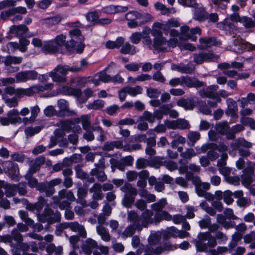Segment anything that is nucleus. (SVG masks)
Instances as JSON below:
<instances>
[{"label":"nucleus","mask_w":255,"mask_h":255,"mask_svg":"<svg viewBox=\"0 0 255 255\" xmlns=\"http://www.w3.org/2000/svg\"><path fill=\"white\" fill-rule=\"evenodd\" d=\"M44 128L43 126L35 127H27L25 129V133L28 136H32L35 134L38 133Z\"/></svg>","instance_id":"nucleus-45"},{"label":"nucleus","mask_w":255,"mask_h":255,"mask_svg":"<svg viewBox=\"0 0 255 255\" xmlns=\"http://www.w3.org/2000/svg\"><path fill=\"white\" fill-rule=\"evenodd\" d=\"M121 190L125 193V194L130 195L131 196L135 197L137 194V190L136 188L133 187L132 185L129 183H126L121 187Z\"/></svg>","instance_id":"nucleus-28"},{"label":"nucleus","mask_w":255,"mask_h":255,"mask_svg":"<svg viewBox=\"0 0 255 255\" xmlns=\"http://www.w3.org/2000/svg\"><path fill=\"white\" fill-rule=\"evenodd\" d=\"M172 70L177 71L182 73L191 74L194 70V68L189 66L188 65H176L172 64L171 66Z\"/></svg>","instance_id":"nucleus-25"},{"label":"nucleus","mask_w":255,"mask_h":255,"mask_svg":"<svg viewBox=\"0 0 255 255\" xmlns=\"http://www.w3.org/2000/svg\"><path fill=\"white\" fill-rule=\"evenodd\" d=\"M38 73L33 70L21 71L15 74L16 83L26 82L28 80H34L37 79Z\"/></svg>","instance_id":"nucleus-8"},{"label":"nucleus","mask_w":255,"mask_h":255,"mask_svg":"<svg viewBox=\"0 0 255 255\" xmlns=\"http://www.w3.org/2000/svg\"><path fill=\"white\" fill-rule=\"evenodd\" d=\"M96 231L102 239L105 242H109L111 239V236L107 229L103 226L99 225L96 227Z\"/></svg>","instance_id":"nucleus-33"},{"label":"nucleus","mask_w":255,"mask_h":255,"mask_svg":"<svg viewBox=\"0 0 255 255\" xmlns=\"http://www.w3.org/2000/svg\"><path fill=\"white\" fill-rule=\"evenodd\" d=\"M32 174L26 173L25 175V178L28 181V185L31 188H35L38 190V186L40 183L38 182L37 180L32 177Z\"/></svg>","instance_id":"nucleus-38"},{"label":"nucleus","mask_w":255,"mask_h":255,"mask_svg":"<svg viewBox=\"0 0 255 255\" xmlns=\"http://www.w3.org/2000/svg\"><path fill=\"white\" fill-rule=\"evenodd\" d=\"M196 154V153L193 148H187L185 151L180 153V156L185 159H190Z\"/></svg>","instance_id":"nucleus-54"},{"label":"nucleus","mask_w":255,"mask_h":255,"mask_svg":"<svg viewBox=\"0 0 255 255\" xmlns=\"http://www.w3.org/2000/svg\"><path fill=\"white\" fill-rule=\"evenodd\" d=\"M62 20V17L60 15L58 14L54 16L42 19L43 23L48 26H52L59 23Z\"/></svg>","instance_id":"nucleus-34"},{"label":"nucleus","mask_w":255,"mask_h":255,"mask_svg":"<svg viewBox=\"0 0 255 255\" xmlns=\"http://www.w3.org/2000/svg\"><path fill=\"white\" fill-rule=\"evenodd\" d=\"M241 23L246 28H252L255 27V20L248 16L242 17Z\"/></svg>","instance_id":"nucleus-44"},{"label":"nucleus","mask_w":255,"mask_h":255,"mask_svg":"<svg viewBox=\"0 0 255 255\" xmlns=\"http://www.w3.org/2000/svg\"><path fill=\"white\" fill-rule=\"evenodd\" d=\"M166 44L167 40L164 37H156L154 38L153 39V47L156 50L163 51H165L166 49L165 46L166 45Z\"/></svg>","instance_id":"nucleus-21"},{"label":"nucleus","mask_w":255,"mask_h":255,"mask_svg":"<svg viewBox=\"0 0 255 255\" xmlns=\"http://www.w3.org/2000/svg\"><path fill=\"white\" fill-rule=\"evenodd\" d=\"M126 92L132 97L142 93V89L140 86H136L134 87H125Z\"/></svg>","instance_id":"nucleus-42"},{"label":"nucleus","mask_w":255,"mask_h":255,"mask_svg":"<svg viewBox=\"0 0 255 255\" xmlns=\"http://www.w3.org/2000/svg\"><path fill=\"white\" fill-rule=\"evenodd\" d=\"M198 238L196 246L200 252L206 251L208 247L214 248L217 245L216 240L209 232L200 233Z\"/></svg>","instance_id":"nucleus-3"},{"label":"nucleus","mask_w":255,"mask_h":255,"mask_svg":"<svg viewBox=\"0 0 255 255\" xmlns=\"http://www.w3.org/2000/svg\"><path fill=\"white\" fill-rule=\"evenodd\" d=\"M154 119L160 120L163 118V115H167V107L163 105L159 109L155 110L153 113Z\"/></svg>","instance_id":"nucleus-46"},{"label":"nucleus","mask_w":255,"mask_h":255,"mask_svg":"<svg viewBox=\"0 0 255 255\" xmlns=\"http://www.w3.org/2000/svg\"><path fill=\"white\" fill-rule=\"evenodd\" d=\"M195 7L194 18L199 21H204L208 18V13L202 6Z\"/></svg>","instance_id":"nucleus-26"},{"label":"nucleus","mask_w":255,"mask_h":255,"mask_svg":"<svg viewBox=\"0 0 255 255\" xmlns=\"http://www.w3.org/2000/svg\"><path fill=\"white\" fill-rule=\"evenodd\" d=\"M97 249H98L97 242L91 238H88L82 247V251L86 255H91L92 250Z\"/></svg>","instance_id":"nucleus-11"},{"label":"nucleus","mask_w":255,"mask_h":255,"mask_svg":"<svg viewBox=\"0 0 255 255\" xmlns=\"http://www.w3.org/2000/svg\"><path fill=\"white\" fill-rule=\"evenodd\" d=\"M134 206L140 211H144L147 207L146 201L142 199H138L135 202Z\"/></svg>","instance_id":"nucleus-64"},{"label":"nucleus","mask_w":255,"mask_h":255,"mask_svg":"<svg viewBox=\"0 0 255 255\" xmlns=\"http://www.w3.org/2000/svg\"><path fill=\"white\" fill-rule=\"evenodd\" d=\"M81 120L82 124V127L84 130H88V129H92V128L93 127L91 126L90 118L88 115H84L81 116Z\"/></svg>","instance_id":"nucleus-53"},{"label":"nucleus","mask_w":255,"mask_h":255,"mask_svg":"<svg viewBox=\"0 0 255 255\" xmlns=\"http://www.w3.org/2000/svg\"><path fill=\"white\" fill-rule=\"evenodd\" d=\"M154 6L156 9L161 11V12L163 15L170 13L171 10H173V12H175V10L173 8L171 9L168 8L165 6V5L160 2L155 3Z\"/></svg>","instance_id":"nucleus-47"},{"label":"nucleus","mask_w":255,"mask_h":255,"mask_svg":"<svg viewBox=\"0 0 255 255\" xmlns=\"http://www.w3.org/2000/svg\"><path fill=\"white\" fill-rule=\"evenodd\" d=\"M104 106V102L101 100H95L93 103L89 104L87 107L89 109L99 110Z\"/></svg>","instance_id":"nucleus-51"},{"label":"nucleus","mask_w":255,"mask_h":255,"mask_svg":"<svg viewBox=\"0 0 255 255\" xmlns=\"http://www.w3.org/2000/svg\"><path fill=\"white\" fill-rule=\"evenodd\" d=\"M182 85L188 88H200L204 86V82L189 76L182 77Z\"/></svg>","instance_id":"nucleus-9"},{"label":"nucleus","mask_w":255,"mask_h":255,"mask_svg":"<svg viewBox=\"0 0 255 255\" xmlns=\"http://www.w3.org/2000/svg\"><path fill=\"white\" fill-rule=\"evenodd\" d=\"M148 165V161L147 159L140 158L138 159L135 163L136 168L138 169H141L145 168Z\"/></svg>","instance_id":"nucleus-61"},{"label":"nucleus","mask_w":255,"mask_h":255,"mask_svg":"<svg viewBox=\"0 0 255 255\" xmlns=\"http://www.w3.org/2000/svg\"><path fill=\"white\" fill-rule=\"evenodd\" d=\"M135 200V197L130 195L125 194L122 199V205L126 208H131Z\"/></svg>","instance_id":"nucleus-39"},{"label":"nucleus","mask_w":255,"mask_h":255,"mask_svg":"<svg viewBox=\"0 0 255 255\" xmlns=\"http://www.w3.org/2000/svg\"><path fill=\"white\" fill-rule=\"evenodd\" d=\"M57 106L59 109V111L57 112L58 116H71L75 114L74 112L69 110L68 103L64 99L58 100Z\"/></svg>","instance_id":"nucleus-10"},{"label":"nucleus","mask_w":255,"mask_h":255,"mask_svg":"<svg viewBox=\"0 0 255 255\" xmlns=\"http://www.w3.org/2000/svg\"><path fill=\"white\" fill-rule=\"evenodd\" d=\"M153 211L149 209L143 211L140 216L136 211L131 210L128 212L127 220L132 223L138 231H141L143 228H147L149 225L153 223Z\"/></svg>","instance_id":"nucleus-1"},{"label":"nucleus","mask_w":255,"mask_h":255,"mask_svg":"<svg viewBox=\"0 0 255 255\" xmlns=\"http://www.w3.org/2000/svg\"><path fill=\"white\" fill-rule=\"evenodd\" d=\"M138 121H146L149 123H153L155 122L153 114L147 111H144L142 115L138 119Z\"/></svg>","instance_id":"nucleus-43"},{"label":"nucleus","mask_w":255,"mask_h":255,"mask_svg":"<svg viewBox=\"0 0 255 255\" xmlns=\"http://www.w3.org/2000/svg\"><path fill=\"white\" fill-rule=\"evenodd\" d=\"M199 94L202 98H208L212 99H217V101H221V99L218 96L217 94L208 89V87L205 89L200 90L199 92Z\"/></svg>","instance_id":"nucleus-27"},{"label":"nucleus","mask_w":255,"mask_h":255,"mask_svg":"<svg viewBox=\"0 0 255 255\" xmlns=\"http://www.w3.org/2000/svg\"><path fill=\"white\" fill-rule=\"evenodd\" d=\"M200 134L197 131H191L187 135V138L189 140L188 144L194 146L195 142L200 138Z\"/></svg>","instance_id":"nucleus-40"},{"label":"nucleus","mask_w":255,"mask_h":255,"mask_svg":"<svg viewBox=\"0 0 255 255\" xmlns=\"http://www.w3.org/2000/svg\"><path fill=\"white\" fill-rule=\"evenodd\" d=\"M44 114L46 117H51L54 116H58L57 111L52 106H48L44 110Z\"/></svg>","instance_id":"nucleus-58"},{"label":"nucleus","mask_w":255,"mask_h":255,"mask_svg":"<svg viewBox=\"0 0 255 255\" xmlns=\"http://www.w3.org/2000/svg\"><path fill=\"white\" fill-rule=\"evenodd\" d=\"M45 161V158L43 157H39L36 158L34 160L31 161L29 164L30 166L28 169L27 173L33 174L38 171L42 165H43Z\"/></svg>","instance_id":"nucleus-13"},{"label":"nucleus","mask_w":255,"mask_h":255,"mask_svg":"<svg viewBox=\"0 0 255 255\" xmlns=\"http://www.w3.org/2000/svg\"><path fill=\"white\" fill-rule=\"evenodd\" d=\"M167 202L165 198H162L160 199L158 202L152 204L151 205V209L156 212L161 211L162 209H163L167 205Z\"/></svg>","instance_id":"nucleus-36"},{"label":"nucleus","mask_w":255,"mask_h":255,"mask_svg":"<svg viewBox=\"0 0 255 255\" xmlns=\"http://www.w3.org/2000/svg\"><path fill=\"white\" fill-rule=\"evenodd\" d=\"M19 112L16 109H13L9 111L7 114V117L11 122V124H15L21 122V119L18 116Z\"/></svg>","instance_id":"nucleus-29"},{"label":"nucleus","mask_w":255,"mask_h":255,"mask_svg":"<svg viewBox=\"0 0 255 255\" xmlns=\"http://www.w3.org/2000/svg\"><path fill=\"white\" fill-rule=\"evenodd\" d=\"M72 121L70 120H62L57 124V126L64 131L69 132L71 129Z\"/></svg>","instance_id":"nucleus-41"},{"label":"nucleus","mask_w":255,"mask_h":255,"mask_svg":"<svg viewBox=\"0 0 255 255\" xmlns=\"http://www.w3.org/2000/svg\"><path fill=\"white\" fill-rule=\"evenodd\" d=\"M229 126L227 122H220L216 126V129L218 132L222 134H224L227 132V131L229 129Z\"/></svg>","instance_id":"nucleus-50"},{"label":"nucleus","mask_w":255,"mask_h":255,"mask_svg":"<svg viewBox=\"0 0 255 255\" xmlns=\"http://www.w3.org/2000/svg\"><path fill=\"white\" fill-rule=\"evenodd\" d=\"M194 98L191 97L187 99L181 98L177 102V105L186 110H192L195 106Z\"/></svg>","instance_id":"nucleus-14"},{"label":"nucleus","mask_w":255,"mask_h":255,"mask_svg":"<svg viewBox=\"0 0 255 255\" xmlns=\"http://www.w3.org/2000/svg\"><path fill=\"white\" fill-rule=\"evenodd\" d=\"M38 190L40 192H45L46 196L48 197L52 195L55 191L54 188L51 186L48 182L40 183V185L38 186Z\"/></svg>","instance_id":"nucleus-24"},{"label":"nucleus","mask_w":255,"mask_h":255,"mask_svg":"<svg viewBox=\"0 0 255 255\" xmlns=\"http://www.w3.org/2000/svg\"><path fill=\"white\" fill-rule=\"evenodd\" d=\"M28 30L27 27L23 24L12 25L10 27L9 33L11 34L19 37L23 35Z\"/></svg>","instance_id":"nucleus-18"},{"label":"nucleus","mask_w":255,"mask_h":255,"mask_svg":"<svg viewBox=\"0 0 255 255\" xmlns=\"http://www.w3.org/2000/svg\"><path fill=\"white\" fill-rule=\"evenodd\" d=\"M231 145L233 149L236 150L242 148V147L249 148L252 146V143L247 141L244 138H239L233 142Z\"/></svg>","instance_id":"nucleus-23"},{"label":"nucleus","mask_w":255,"mask_h":255,"mask_svg":"<svg viewBox=\"0 0 255 255\" xmlns=\"http://www.w3.org/2000/svg\"><path fill=\"white\" fill-rule=\"evenodd\" d=\"M121 52L124 54H130L133 55L136 52V47L127 42L122 47Z\"/></svg>","instance_id":"nucleus-37"},{"label":"nucleus","mask_w":255,"mask_h":255,"mask_svg":"<svg viewBox=\"0 0 255 255\" xmlns=\"http://www.w3.org/2000/svg\"><path fill=\"white\" fill-rule=\"evenodd\" d=\"M124 42V39L123 37H118L115 41H108L106 42V47L109 49H113L115 48L120 47Z\"/></svg>","instance_id":"nucleus-35"},{"label":"nucleus","mask_w":255,"mask_h":255,"mask_svg":"<svg viewBox=\"0 0 255 255\" xmlns=\"http://www.w3.org/2000/svg\"><path fill=\"white\" fill-rule=\"evenodd\" d=\"M199 43L197 48L200 50H207L212 46L221 44V41L214 36L201 37L199 39Z\"/></svg>","instance_id":"nucleus-6"},{"label":"nucleus","mask_w":255,"mask_h":255,"mask_svg":"<svg viewBox=\"0 0 255 255\" xmlns=\"http://www.w3.org/2000/svg\"><path fill=\"white\" fill-rule=\"evenodd\" d=\"M37 218L39 221L42 223L52 224L60 221L61 215L59 212L54 213L52 209L47 207L43 213L37 215Z\"/></svg>","instance_id":"nucleus-4"},{"label":"nucleus","mask_w":255,"mask_h":255,"mask_svg":"<svg viewBox=\"0 0 255 255\" xmlns=\"http://www.w3.org/2000/svg\"><path fill=\"white\" fill-rule=\"evenodd\" d=\"M176 129H185L190 128L188 122L184 119H178L176 120Z\"/></svg>","instance_id":"nucleus-57"},{"label":"nucleus","mask_w":255,"mask_h":255,"mask_svg":"<svg viewBox=\"0 0 255 255\" xmlns=\"http://www.w3.org/2000/svg\"><path fill=\"white\" fill-rule=\"evenodd\" d=\"M19 215L21 219L25 222V223L28 226H32L33 225L34 221L28 217V213L22 210L19 211Z\"/></svg>","instance_id":"nucleus-48"},{"label":"nucleus","mask_w":255,"mask_h":255,"mask_svg":"<svg viewBox=\"0 0 255 255\" xmlns=\"http://www.w3.org/2000/svg\"><path fill=\"white\" fill-rule=\"evenodd\" d=\"M226 102L228 106L226 114L234 118H237L238 106L236 102L231 98L227 99Z\"/></svg>","instance_id":"nucleus-16"},{"label":"nucleus","mask_w":255,"mask_h":255,"mask_svg":"<svg viewBox=\"0 0 255 255\" xmlns=\"http://www.w3.org/2000/svg\"><path fill=\"white\" fill-rule=\"evenodd\" d=\"M74 169L77 178L82 180L86 179V177H87V174L83 171V170L82 169V167L80 165H78L75 166Z\"/></svg>","instance_id":"nucleus-52"},{"label":"nucleus","mask_w":255,"mask_h":255,"mask_svg":"<svg viewBox=\"0 0 255 255\" xmlns=\"http://www.w3.org/2000/svg\"><path fill=\"white\" fill-rule=\"evenodd\" d=\"M54 42L53 40L47 42L42 48V50L45 53H53L57 52L59 50L58 47L54 45Z\"/></svg>","instance_id":"nucleus-31"},{"label":"nucleus","mask_w":255,"mask_h":255,"mask_svg":"<svg viewBox=\"0 0 255 255\" xmlns=\"http://www.w3.org/2000/svg\"><path fill=\"white\" fill-rule=\"evenodd\" d=\"M79 70L80 69L73 68L72 66L59 65L49 73V76L52 78L54 82L64 83L67 80L66 75L68 71L74 73Z\"/></svg>","instance_id":"nucleus-2"},{"label":"nucleus","mask_w":255,"mask_h":255,"mask_svg":"<svg viewBox=\"0 0 255 255\" xmlns=\"http://www.w3.org/2000/svg\"><path fill=\"white\" fill-rule=\"evenodd\" d=\"M190 28L187 25L183 26L180 27V32L182 37L186 39H190L192 41H196L197 39L196 36L191 35L190 34Z\"/></svg>","instance_id":"nucleus-30"},{"label":"nucleus","mask_w":255,"mask_h":255,"mask_svg":"<svg viewBox=\"0 0 255 255\" xmlns=\"http://www.w3.org/2000/svg\"><path fill=\"white\" fill-rule=\"evenodd\" d=\"M22 57L7 56L4 57L3 63L6 66H10L11 64H19L22 61Z\"/></svg>","instance_id":"nucleus-32"},{"label":"nucleus","mask_w":255,"mask_h":255,"mask_svg":"<svg viewBox=\"0 0 255 255\" xmlns=\"http://www.w3.org/2000/svg\"><path fill=\"white\" fill-rule=\"evenodd\" d=\"M219 56L212 53L200 52L193 54L194 62L197 64H201L204 62L217 61Z\"/></svg>","instance_id":"nucleus-7"},{"label":"nucleus","mask_w":255,"mask_h":255,"mask_svg":"<svg viewBox=\"0 0 255 255\" xmlns=\"http://www.w3.org/2000/svg\"><path fill=\"white\" fill-rule=\"evenodd\" d=\"M46 203V200L42 196H40L38 198V201L34 203L36 211L37 212H39L42 209L44 205Z\"/></svg>","instance_id":"nucleus-62"},{"label":"nucleus","mask_w":255,"mask_h":255,"mask_svg":"<svg viewBox=\"0 0 255 255\" xmlns=\"http://www.w3.org/2000/svg\"><path fill=\"white\" fill-rule=\"evenodd\" d=\"M89 192L93 193L92 199L95 200H102L104 194L101 187V184L98 182L94 183L90 188Z\"/></svg>","instance_id":"nucleus-17"},{"label":"nucleus","mask_w":255,"mask_h":255,"mask_svg":"<svg viewBox=\"0 0 255 255\" xmlns=\"http://www.w3.org/2000/svg\"><path fill=\"white\" fill-rule=\"evenodd\" d=\"M233 193L230 190H226L223 194V200L227 205H230L234 202V199L232 198Z\"/></svg>","instance_id":"nucleus-55"},{"label":"nucleus","mask_w":255,"mask_h":255,"mask_svg":"<svg viewBox=\"0 0 255 255\" xmlns=\"http://www.w3.org/2000/svg\"><path fill=\"white\" fill-rule=\"evenodd\" d=\"M234 43L236 46H241L242 49H244L249 51L255 49V45L246 42L239 37H237V38L234 40Z\"/></svg>","instance_id":"nucleus-20"},{"label":"nucleus","mask_w":255,"mask_h":255,"mask_svg":"<svg viewBox=\"0 0 255 255\" xmlns=\"http://www.w3.org/2000/svg\"><path fill=\"white\" fill-rule=\"evenodd\" d=\"M95 167L92 169L90 171V175L95 176L97 180L99 182H104L106 181L108 177L104 171L105 168L104 158H101L99 160L98 163L95 164Z\"/></svg>","instance_id":"nucleus-5"},{"label":"nucleus","mask_w":255,"mask_h":255,"mask_svg":"<svg viewBox=\"0 0 255 255\" xmlns=\"http://www.w3.org/2000/svg\"><path fill=\"white\" fill-rule=\"evenodd\" d=\"M136 230V228L134 225H129L124 231L123 235L126 237H131L135 233Z\"/></svg>","instance_id":"nucleus-59"},{"label":"nucleus","mask_w":255,"mask_h":255,"mask_svg":"<svg viewBox=\"0 0 255 255\" xmlns=\"http://www.w3.org/2000/svg\"><path fill=\"white\" fill-rule=\"evenodd\" d=\"M68 227L73 232H78L81 237L83 238L87 237V232L84 226L77 222L68 223Z\"/></svg>","instance_id":"nucleus-15"},{"label":"nucleus","mask_w":255,"mask_h":255,"mask_svg":"<svg viewBox=\"0 0 255 255\" xmlns=\"http://www.w3.org/2000/svg\"><path fill=\"white\" fill-rule=\"evenodd\" d=\"M123 147V141L116 140L106 142L102 147V150L106 151L113 150L115 148L121 149Z\"/></svg>","instance_id":"nucleus-19"},{"label":"nucleus","mask_w":255,"mask_h":255,"mask_svg":"<svg viewBox=\"0 0 255 255\" xmlns=\"http://www.w3.org/2000/svg\"><path fill=\"white\" fill-rule=\"evenodd\" d=\"M17 191V185L8 184L5 189V194L6 197H10L14 196Z\"/></svg>","instance_id":"nucleus-49"},{"label":"nucleus","mask_w":255,"mask_h":255,"mask_svg":"<svg viewBox=\"0 0 255 255\" xmlns=\"http://www.w3.org/2000/svg\"><path fill=\"white\" fill-rule=\"evenodd\" d=\"M71 38H74L81 42L84 39L83 36L81 34V31L78 29H74L69 31Z\"/></svg>","instance_id":"nucleus-56"},{"label":"nucleus","mask_w":255,"mask_h":255,"mask_svg":"<svg viewBox=\"0 0 255 255\" xmlns=\"http://www.w3.org/2000/svg\"><path fill=\"white\" fill-rule=\"evenodd\" d=\"M4 164L5 166L9 168L7 169V171L8 174L11 176L12 178H14L18 176L19 174V169L17 164L14 163L10 161H5Z\"/></svg>","instance_id":"nucleus-22"},{"label":"nucleus","mask_w":255,"mask_h":255,"mask_svg":"<svg viewBox=\"0 0 255 255\" xmlns=\"http://www.w3.org/2000/svg\"><path fill=\"white\" fill-rule=\"evenodd\" d=\"M200 206L210 215L214 216L216 214V211L214 209L209 206L206 202L201 203Z\"/></svg>","instance_id":"nucleus-63"},{"label":"nucleus","mask_w":255,"mask_h":255,"mask_svg":"<svg viewBox=\"0 0 255 255\" xmlns=\"http://www.w3.org/2000/svg\"><path fill=\"white\" fill-rule=\"evenodd\" d=\"M241 122L244 125L249 126L253 129L255 130V121L251 118H244L241 119Z\"/></svg>","instance_id":"nucleus-60"},{"label":"nucleus","mask_w":255,"mask_h":255,"mask_svg":"<svg viewBox=\"0 0 255 255\" xmlns=\"http://www.w3.org/2000/svg\"><path fill=\"white\" fill-rule=\"evenodd\" d=\"M58 94H63L65 95H72L77 97H80L82 94L81 90L74 89L67 86H63L57 90Z\"/></svg>","instance_id":"nucleus-12"}]
</instances>
